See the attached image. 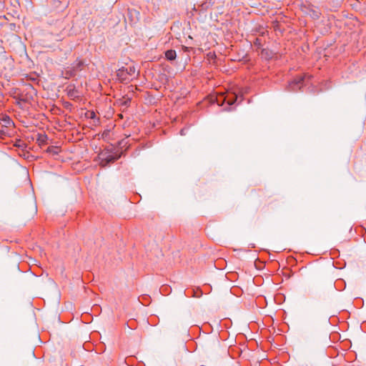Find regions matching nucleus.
I'll list each match as a JSON object with an SVG mask.
<instances>
[{
    "mask_svg": "<svg viewBox=\"0 0 366 366\" xmlns=\"http://www.w3.org/2000/svg\"><path fill=\"white\" fill-rule=\"evenodd\" d=\"M181 134H182V135H184V130H183V129H182V130H181Z\"/></svg>",
    "mask_w": 366,
    "mask_h": 366,
    "instance_id": "nucleus-16",
    "label": "nucleus"
},
{
    "mask_svg": "<svg viewBox=\"0 0 366 366\" xmlns=\"http://www.w3.org/2000/svg\"><path fill=\"white\" fill-rule=\"evenodd\" d=\"M0 123L3 127H10L14 125L13 121L7 115H2L1 117H0Z\"/></svg>",
    "mask_w": 366,
    "mask_h": 366,
    "instance_id": "nucleus-4",
    "label": "nucleus"
},
{
    "mask_svg": "<svg viewBox=\"0 0 366 366\" xmlns=\"http://www.w3.org/2000/svg\"><path fill=\"white\" fill-rule=\"evenodd\" d=\"M125 72L127 73V76H134L136 71V69L134 66H129L128 68H124Z\"/></svg>",
    "mask_w": 366,
    "mask_h": 366,
    "instance_id": "nucleus-11",
    "label": "nucleus"
},
{
    "mask_svg": "<svg viewBox=\"0 0 366 366\" xmlns=\"http://www.w3.org/2000/svg\"><path fill=\"white\" fill-rule=\"evenodd\" d=\"M214 4V1L213 0H207L206 1L203 2L200 6L202 10H207L209 8L213 6Z\"/></svg>",
    "mask_w": 366,
    "mask_h": 366,
    "instance_id": "nucleus-8",
    "label": "nucleus"
},
{
    "mask_svg": "<svg viewBox=\"0 0 366 366\" xmlns=\"http://www.w3.org/2000/svg\"><path fill=\"white\" fill-rule=\"evenodd\" d=\"M117 76L119 78V79H127V73L125 72V69H124V67H122L121 69H119L118 71H117Z\"/></svg>",
    "mask_w": 366,
    "mask_h": 366,
    "instance_id": "nucleus-9",
    "label": "nucleus"
},
{
    "mask_svg": "<svg viewBox=\"0 0 366 366\" xmlns=\"http://www.w3.org/2000/svg\"><path fill=\"white\" fill-rule=\"evenodd\" d=\"M89 118H90V119H95L96 118V114H95L94 112L92 111V112H89Z\"/></svg>",
    "mask_w": 366,
    "mask_h": 366,
    "instance_id": "nucleus-13",
    "label": "nucleus"
},
{
    "mask_svg": "<svg viewBox=\"0 0 366 366\" xmlns=\"http://www.w3.org/2000/svg\"><path fill=\"white\" fill-rule=\"evenodd\" d=\"M117 159V157H114V155H109L107 157L102 159L101 165L103 167H106L110 163L115 162Z\"/></svg>",
    "mask_w": 366,
    "mask_h": 366,
    "instance_id": "nucleus-5",
    "label": "nucleus"
},
{
    "mask_svg": "<svg viewBox=\"0 0 366 366\" xmlns=\"http://www.w3.org/2000/svg\"><path fill=\"white\" fill-rule=\"evenodd\" d=\"M84 66V63L82 61H78L68 66L65 69V77L69 79L76 76L79 71H81Z\"/></svg>",
    "mask_w": 366,
    "mask_h": 366,
    "instance_id": "nucleus-1",
    "label": "nucleus"
},
{
    "mask_svg": "<svg viewBox=\"0 0 366 366\" xmlns=\"http://www.w3.org/2000/svg\"><path fill=\"white\" fill-rule=\"evenodd\" d=\"M67 94L69 97L73 99L78 98L79 97L78 91L74 88L68 89Z\"/></svg>",
    "mask_w": 366,
    "mask_h": 366,
    "instance_id": "nucleus-7",
    "label": "nucleus"
},
{
    "mask_svg": "<svg viewBox=\"0 0 366 366\" xmlns=\"http://www.w3.org/2000/svg\"><path fill=\"white\" fill-rule=\"evenodd\" d=\"M59 147L54 146L49 147L47 149V152L52 154L53 155L57 154L59 153Z\"/></svg>",
    "mask_w": 366,
    "mask_h": 366,
    "instance_id": "nucleus-10",
    "label": "nucleus"
},
{
    "mask_svg": "<svg viewBox=\"0 0 366 366\" xmlns=\"http://www.w3.org/2000/svg\"><path fill=\"white\" fill-rule=\"evenodd\" d=\"M165 56H166L167 59L169 61L174 60L177 56L176 51L172 49L167 50L165 52Z\"/></svg>",
    "mask_w": 366,
    "mask_h": 366,
    "instance_id": "nucleus-6",
    "label": "nucleus"
},
{
    "mask_svg": "<svg viewBox=\"0 0 366 366\" xmlns=\"http://www.w3.org/2000/svg\"><path fill=\"white\" fill-rule=\"evenodd\" d=\"M305 81V76H297L288 84L287 90L288 92H297L301 88Z\"/></svg>",
    "mask_w": 366,
    "mask_h": 366,
    "instance_id": "nucleus-2",
    "label": "nucleus"
},
{
    "mask_svg": "<svg viewBox=\"0 0 366 366\" xmlns=\"http://www.w3.org/2000/svg\"><path fill=\"white\" fill-rule=\"evenodd\" d=\"M232 97H229L227 95V97H221L219 99H217L218 104L223 103L224 102H227V104L229 106H231L234 104V102L237 100V97L235 94H232Z\"/></svg>",
    "mask_w": 366,
    "mask_h": 366,
    "instance_id": "nucleus-3",
    "label": "nucleus"
},
{
    "mask_svg": "<svg viewBox=\"0 0 366 366\" xmlns=\"http://www.w3.org/2000/svg\"><path fill=\"white\" fill-rule=\"evenodd\" d=\"M333 288H334V285L332 284L330 285V290H333Z\"/></svg>",
    "mask_w": 366,
    "mask_h": 366,
    "instance_id": "nucleus-15",
    "label": "nucleus"
},
{
    "mask_svg": "<svg viewBox=\"0 0 366 366\" xmlns=\"http://www.w3.org/2000/svg\"><path fill=\"white\" fill-rule=\"evenodd\" d=\"M130 102V99L127 98V99H124L123 102L122 103V105L127 107Z\"/></svg>",
    "mask_w": 366,
    "mask_h": 366,
    "instance_id": "nucleus-12",
    "label": "nucleus"
},
{
    "mask_svg": "<svg viewBox=\"0 0 366 366\" xmlns=\"http://www.w3.org/2000/svg\"><path fill=\"white\" fill-rule=\"evenodd\" d=\"M22 173H23L24 175L27 176V174H28V171H27L26 169H22Z\"/></svg>",
    "mask_w": 366,
    "mask_h": 366,
    "instance_id": "nucleus-14",
    "label": "nucleus"
}]
</instances>
